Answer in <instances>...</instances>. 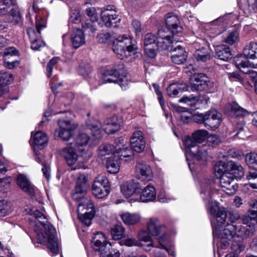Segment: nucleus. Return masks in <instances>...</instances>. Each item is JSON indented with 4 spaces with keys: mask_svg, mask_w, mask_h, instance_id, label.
I'll list each match as a JSON object with an SVG mask.
<instances>
[{
    "mask_svg": "<svg viewBox=\"0 0 257 257\" xmlns=\"http://www.w3.org/2000/svg\"><path fill=\"white\" fill-rule=\"evenodd\" d=\"M213 86V82L203 73L195 74L190 78V88L192 91H206Z\"/></svg>",
    "mask_w": 257,
    "mask_h": 257,
    "instance_id": "0eeeda50",
    "label": "nucleus"
},
{
    "mask_svg": "<svg viewBox=\"0 0 257 257\" xmlns=\"http://www.w3.org/2000/svg\"><path fill=\"white\" fill-rule=\"evenodd\" d=\"M136 173L139 178L150 181L153 177V173L149 165L143 162H139L136 167Z\"/></svg>",
    "mask_w": 257,
    "mask_h": 257,
    "instance_id": "412c9836",
    "label": "nucleus"
},
{
    "mask_svg": "<svg viewBox=\"0 0 257 257\" xmlns=\"http://www.w3.org/2000/svg\"><path fill=\"white\" fill-rule=\"evenodd\" d=\"M59 60L58 57H54L48 62L46 68L47 75L48 77L51 76L53 66L58 62Z\"/></svg>",
    "mask_w": 257,
    "mask_h": 257,
    "instance_id": "13d9d810",
    "label": "nucleus"
},
{
    "mask_svg": "<svg viewBox=\"0 0 257 257\" xmlns=\"http://www.w3.org/2000/svg\"><path fill=\"white\" fill-rule=\"evenodd\" d=\"M228 219L230 223L227 222V224H237L240 223V216L237 211H229L228 212Z\"/></svg>",
    "mask_w": 257,
    "mask_h": 257,
    "instance_id": "864d4df0",
    "label": "nucleus"
},
{
    "mask_svg": "<svg viewBox=\"0 0 257 257\" xmlns=\"http://www.w3.org/2000/svg\"><path fill=\"white\" fill-rule=\"evenodd\" d=\"M200 100L201 103L207 104L209 101V98L206 95H199L198 97L184 96L179 100L180 102H183L190 106H195L196 103Z\"/></svg>",
    "mask_w": 257,
    "mask_h": 257,
    "instance_id": "c756f323",
    "label": "nucleus"
},
{
    "mask_svg": "<svg viewBox=\"0 0 257 257\" xmlns=\"http://www.w3.org/2000/svg\"><path fill=\"white\" fill-rule=\"evenodd\" d=\"M89 138L85 134H80L78 135L74 143L73 147L80 152L84 151V147L87 145Z\"/></svg>",
    "mask_w": 257,
    "mask_h": 257,
    "instance_id": "e433bc0d",
    "label": "nucleus"
},
{
    "mask_svg": "<svg viewBox=\"0 0 257 257\" xmlns=\"http://www.w3.org/2000/svg\"><path fill=\"white\" fill-rule=\"evenodd\" d=\"M70 19L73 23L77 24L80 23L81 20L80 13L76 10L73 11L71 14Z\"/></svg>",
    "mask_w": 257,
    "mask_h": 257,
    "instance_id": "338daca9",
    "label": "nucleus"
},
{
    "mask_svg": "<svg viewBox=\"0 0 257 257\" xmlns=\"http://www.w3.org/2000/svg\"><path fill=\"white\" fill-rule=\"evenodd\" d=\"M166 25L168 30L171 32L172 35L180 33L182 28L179 25L178 17L172 14L169 13L166 16Z\"/></svg>",
    "mask_w": 257,
    "mask_h": 257,
    "instance_id": "4be33fe9",
    "label": "nucleus"
},
{
    "mask_svg": "<svg viewBox=\"0 0 257 257\" xmlns=\"http://www.w3.org/2000/svg\"><path fill=\"white\" fill-rule=\"evenodd\" d=\"M59 129L56 130L55 134L64 141H68L73 135V132L77 125L70 120L59 119L58 121Z\"/></svg>",
    "mask_w": 257,
    "mask_h": 257,
    "instance_id": "1a4fd4ad",
    "label": "nucleus"
},
{
    "mask_svg": "<svg viewBox=\"0 0 257 257\" xmlns=\"http://www.w3.org/2000/svg\"><path fill=\"white\" fill-rule=\"evenodd\" d=\"M76 149L73 146H69L63 148L59 152L60 156L64 159L67 165L71 167V170L82 168L81 164L79 163L76 164L78 160V155L75 152Z\"/></svg>",
    "mask_w": 257,
    "mask_h": 257,
    "instance_id": "9d476101",
    "label": "nucleus"
},
{
    "mask_svg": "<svg viewBox=\"0 0 257 257\" xmlns=\"http://www.w3.org/2000/svg\"><path fill=\"white\" fill-rule=\"evenodd\" d=\"M100 19L102 24L107 27H115L121 20L116 11H111V9L102 11L100 14Z\"/></svg>",
    "mask_w": 257,
    "mask_h": 257,
    "instance_id": "ddd939ff",
    "label": "nucleus"
},
{
    "mask_svg": "<svg viewBox=\"0 0 257 257\" xmlns=\"http://www.w3.org/2000/svg\"><path fill=\"white\" fill-rule=\"evenodd\" d=\"M89 185L87 183V178L84 175H80L77 180L75 188V192L73 194V198L76 201L83 202L85 200H88L84 197Z\"/></svg>",
    "mask_w": 257,
    "mask_h": 257,
    "instance_id": "9b49d317",
    "label": "nucleus"
},
{
    "mask_svg": "<svg viewBox=\"0 0 257 257\" xmlns=\"http://www.w3.org/2000/svg\"><path fill=\"white\" fill-rule=\"evenodd\" d=\"M110 191L109 182L104 176L97 177V198H103Z\"/></svg>",
    "mask_w": 257,
    "mask_h": 257,
    "instance_id": "b1692460",
    "label": "nucleus"
},
{
    "mask_svg": "<svg viewBox=\"0 0 257 257\" xmlns=\"http://www.w3.org/2000/svg\"><path fill=\"white\" fill-rule=\"evenodd\" d=\"M207 212L211 215L214 216L220 211V207H219L216 201L208 200V203L206 206Z\"/></svg>",
    "mask_w": 257,
    "mask_h": 257,
    "instance_id": "8fccbe9b",
    "label": "nucleus"
},
{
    "mask_svg": "<svg viewBox=\"0 0 257 257\" xmlns=\"http://www.w3.org/2000/svg\"><path fill=\"white\" fill-rule=\"evenodd\" d=\"M18 54V52L14 47H9L5 49L4 53V58H11L13 56H16Z\"/></svg>",
    "mask_w": 257,
    "mask_h": 257,
    "instance_id": "774afa93",
    "label": "nucleus"
},
{
    "mask_svg": "<svg viewBox=\"0 0 257 257\" xmlns=\"http://www.w3.org/2000/svg\"><path fill=\"white\" fill-rule=\"evenodd\" d=\"M251 230L247 226H243L238 224H229L220 232V247L226 248L231 241V249L233 251L240 252L244 249V245L242 242L243 239L250 235Z\"/></svg>",
    "mask_w": 257,
    "mask_h": 257,
    "instance_id": "f257e3e1",
    "label": "nucleus"
},
{
    "mask_svg": "<svg viewBox=\"0 0 257 257\" xmlns=\"http://www.w3.org/2000/svg\"><path fill=\"white\" fill-rule=\"evenodd\" d=\"M147 228L150 234L154 236H158L167 230L166 226L157 218H151L148 223Z\"/></svg>",
    "mask_w": 257,
    "mask_h": 257,
    "instance_id": "aec40b11",
    "label": "nucleus"
},
{
    "mask_svg": "<svg viewBox=\"0 0 257 257\" xmlns=\"http://www.w3.org/2000/svg\"><path fill=\"white\" fill-rule=\"evenodd\" d=\"M243 56H236L234 64L238 69L257 68V43L250 42L243 50Z\"/></svg>",
    "mask_w": 257,
    "mask_h": 257,
    "instance_id": "20e7f679",
    "label": "nucleus"
},
{
    "mask_svg": "<svg viewBox=\"0 0 257 257\" xmlns=\"http://www.w3.org/2000/svg\"><path fill=\"white\" fill-rule=\"evenodd\" d=\"M78 216L79 220L86 226H89L95 214L94 206L91 201L85 200L78 204Z\"/></svg>",
    "mask_w": 257,
    "mask_h": 257,
    "instance_id": "6e6552de",
    "label": "nucleus"
},
{
    "mask_svg": "<svg viewBox=\"0 0 257 257\" xmlns=\"http://www.w3.org/2000/svg\"><path fill=\"white\" fill-rule=\"evenodd\" d=\"M78 70L81 75H87L91 72L92 69L89 64L82 63L79 66Z\"/></svg>",
    "mask_w": 257,
    "mask_h": 257,
    "instance_id": "680f3d73",
    "label": "nucleus"
},
{
    "mask_svg": "<svg viewBox=\"0 0 257 257\" xmlns=\"http://www.w3.org/2000/svg\"><path fill=\"white\" fill-rule=\"evenodd\" d=\"M194 57L197 61L207 62L211 59V51L208 48L202 47L195 51Z\"/></svg>",
    "mask_w": 257,
    "mask_h": 257,
    "instance_id": "473e14b6",
    "label": "nucleus"
},
{
    "mask_svg": "<svg viewBox=\"0 0 257 257\" xmlns=\"http://www.w3.org/2000/svg\"><path fill=\"white\" fill-rule=\"evenodd\" d=\"M188 86L186 83L170 84L167 88L168 95L172 97H176L180 93L188 91Z\"/></svg>",
    "mask_w": 257,
    "mask_h": 257,
    "instance_id": "72a5a7b5",
    "label": "nucleus"
},
{
    "mask_svg": "<svg viewBox=\"0 0 257 257\" xmlns=\"http://www.w3.org/2000/svg\"><path fill=\"white\" fill-rule=\"evenodd\" d=\"M121 120L116 115L107 118L103 122L102 129L107 134H114L120 129Z\"/></svg>",
    "mask_w": 257,
    "mask_h": 257,
    "instance_id": "2eb2a0df",
    "label": "nucleus"
},
{
    "mask_svg": "<svg viewBox=\"0 0 257 257\" xmlns=\"http://www.w3.org/2000/svg\"><path fill=\"white\" fill-rule=\"evenodd\" d=\"M257 0H246V3L244 5V7L248 8L249 12H257Z\"/></svg>",
    "mask_w": 257,
    "mask_h": 257,
    "instance_id": "e2e57ef3",
    "label": "nucleus"
},
{
    "mask_svg": "<svg viewBox=\"0 0 257 257\" xmlns=\"http://www.w3.org/2000/svg\"><path fill=\"white\" fill-rule=\"evenodd\" d=\"M246 178L249 181L250 186L253 189H257V173L249 172L246 176Z\"/></svg>",
    "mask_w": 257,
    "mask_h": 257,
    "instance_id": "6e6d98bb",
    "label": "nucleus"
},
{
    "mask_svg": "<svg viewBox=\"0 0 257 257\" xmlns=\"http://www.w3.org/2000/svg\"><path fill=\"white\" fill-rule=\"evenodd\" d=\"M112 49L120 59L123 60L131 56V53L134 54L137 47L131 37L122 35L113 40Z\"/></svg>",
    "mask_w": 257,
    "mask_h": 257,
    "instance_id": "7ed1b4c3",
    "label": "nucleus"
},
{
    "mask_svg": "<svg viewBox=\"0 0 257 257\" xmlns=\"http://www.w3.org/2000/svg\"><path fill=\"white\" fill-rule=\"evenodd\" d=\"M215 50L217 57L221 60L227 61L232 57L230 48L225 45L217 46Z\"/></svg>",
    "mask_w": 257,
    "mask_h": 257,
    "instance_id": "f704fd0d",
    "label": "nucleus"
},
{
    "mask_svg": "<svg viewBox=\"0 0 257 257\" xmlns=\"http://www.w3.org/2000/svg\"><path fill=\"white\" fill-rule=\"evenodd\" d=\"M86 13L89 17L83 24V29L88 33H93L96 30V9L95 7H89L86 10Z\"/></svg>",
    "mask_w": 257,
    "mask_h": 257,
    "instance_id": "f3484780",
    "label": "nucleus"
},
{
    "mask_svg": "<svg viewBox=\"0 0 257 257\" xmlns=\"http://www.w3.org/2000/svg\"><path fill=\"white\" fill-rule=\"evenodd\" d=\"M228 108L230 111L231 113L236 117H244L249 114L248 111L239 106L235 102L229 104Z\"/></svg>",
    "mask_w": 257,
    "mask_h": 257,
    "instance_id": "4c0bfd02",
    "label": "nucleus"
},
{
    "mask_svg": "<svg viewBox=\"0 0 257 257\" xmlns=\"http://www.w3.org/2000/svg\"><path fill=\"white\" fill-rule=\"evenodd\" d=\"M246 163L254 169L257 170V153H250L245 156Z\"/></svg>",
    "mask_w": 257,
    "mask_h": 257,
    "instance_id": "49530a36",
    "label": "nucleus"
},
{
    "mask_svg": "<svg viewBox=\"0 0 257 257\" xmlns=\"http://www.w3.org/2000/svg\"><path fill=\"white\" fill-rule=\"evenodd\" d=\"M102 78L100 80L101 84L106 83H118L122 89L125 90L130 82L125 77L119 78L120 72L116 68L104 69L101 71Z\"/></svg>",
    "mask_w": 257,
    "mask_h": 257,
    "instance_id": "423d86ee",
    "label": "nucleus"
},
{
    "mask_svg": "<svg viewBox=\"0 0 257 257\" xmlns=\"http://www.w3.org/2000/svg\"><path fill=\"white\" fill-rule=\"evenodd\" d=\"M17 183L19 186L26 193L31 196L35 195V187L25 175L20 174L17 178Z\"/></svg>",
    "mask_w": 257,
    "mask_h": 257,
    "instance_id": "393cba45",
    "label": "nucleus"
},
{
    "mask_svg": "<svg viewBox=\"0 0 257 257\" xmlns=\"http://www.w3.org/2000/svg\"><path fill=\"white\" fill-rule=\"evenodd\" d=\"M221 114L216 110L207 111L205 113V126L217 127L220 122Z\"/></svg>",
    "mask_w": 257,
    "mask_h": 257,
    "instance_id": "5701e85b",
    "label": "nucleus"
},
{
    "mask_svg": "<svg viewBox=\"0 0 257 257\" xmlns=\"http://www.w3.org/2000/svg\"><path fill=\"white\" fill-rule=\"evenodd\" d=\"M97 41L102 44H108L112 39V35L108 32L100 33L97 36Z\"/></svg>",
    "mask_w": 257,
    "mask_h": 257,
    "instance_id": "5fc2aeb1",
    "label": "nucleus"
},
{
    "mask_svg": "<svg viewBox=\"0 0 257 257\" xmlns=\"http://www.w3.org/2000/svg\"><path fill=\"white\" fill-rule=\"evenodd\" d=\"M118 159L115 154H113L109 158L102 159V163L104 164V162H105V164L109 173L116 174L119 171L120 165Z\"/></svg>",
    "mask_w": 257,
    "mask_h": 257,
    "instance_id": "a878e982",
    "label": "nucleus"
},
{
    "mask_svg": "<svg viewBox=\"0 0 257 257\" xmlns=\"http://www.w3.org/2000/svg\"><path fill=\"white\" fill-rule=\"evenodd\" d=\"M13 80L12 74L8 72H0V86L8 85L12 82Z\"/></svg>",
    "mask_w": 257,
    "mask_h": 257,
    "instance_id": "09e8293b",
    "label": "nucleus"
},
{
    "mask_svg": "<svg viewBox=\"0 0 257 257\" xmlns=\"http://www.w3.org/2000/svg\"><path fill=\"white\" fill-rule=\"evenodd\" d=\"M177 41L173 40L171 37L157 39L156 47L160 50H166L169 48L170 46H175L174 43L176 44Z\"/></svg>",
    "mask_w": 257,
    "mask_h": 257,
    "instance_id": "58836bf2",
    "label": "nucleus"
},
{
    "mask_svg": "<svg viewBox=\"0 0 257 257\" xmlns=\"http://www.w3.org/2000/svg\"><path fill=\"white\" fill-rule=\"evenodd\" d=\"M227 156L231 158L240 159L242 157V153L241 151L236 149H230L227 152Z\"/></svg>",
    "mask_w": 257,
    "mask_h": 257,
    "instance_id": "69168bd1",
    "label": "nucleus"
},
{
    "mask_svg": "<svg viewBox=\"0 0 257 257\" xmlns=\"http://www.w3.org/2000/svg\"><path fill=\"white\" fill-rule=\"evenodd\" d=\"M156 198V191L155 187L148 185L140 194V199L144 202L154 201Z\"/></svg>",
    "mask_w": 257,
    "mask_h": 257,
    "instance_id": "c85d7f7f",
    "label": "nucleus"
},
{
    "mask_svg": "<svg viewBox=\"0 0 257 257\" xmlns=\"http://www.w3.org/2000/svg\"><path fill=\"white\" fill-rule=\"evenodd\" d=\"M71 41L73 48L77 49L85 42L83 32L80 29H75L71 35Z\"/></svg>",
    "mask_w": 257,
    "mask_h": 257,
    "instance_id": "cd10ccee",
    "label": "nucleus"
},
{
    "mask_svg": "<svg viewBox=\"0 0 257 257\" xmlns=\"http://www.w3.org/2000/svg\"><path fill=\"white\" fill-rule=\"evenodd\" d=\"M208 133L204 130H199L195 131L192 135V136L195 140L198 143L203 142L207 138Z\"/></svg>",
    "mask_w": 257,
    "mask_h": 257,
    "instance_id": "a18cd8bd",
    "label": "nucleus"
},
{
    "mask_svg": "<svg viewBox=\"0 0 257 257\" xmlns=\"http://www.w3.org/2000/svg\"><path fill=\"white\" fill-rule=\"evenodd\" d=\"M142 189L140 183L135 180L126 182L121 187V192L126 198H130L134 194H140Z\"/></svg>",
    "mask_w": 257,
    "mask_h": 257,
    "instance_id": "4468645a",
    "label": "nucleus"
},
{
    "mask_svg": "<svg viewBox=\"0 0 257 257\" xmlns=\"http://www.w3.org/2000/svg\"><path fill=\"white\" fill-rule=\"evenodd\" d=\"M46 28L45 21L41 18L37 19L36 22V30L29 28L27 29V33L31 41L37 40L40 37L41 30Z\"/></svg>",
    "mask_w": 257,
    "mask_h": 257,
    "instance_id": "bb28decb",
    "label": "nucleus"
},
{
    "mask_svg": "<svg viewBox=\"0 0 257 257\" xmlns=\"http://www.w3.org/2000/svg\"><path fill=\"white\" fill-rule=\"evenodd\" d=\"M115 149L116 148L111 145L103 144L99 147V154L101 156L109 155L111 153H112L113 154H114Z\"/></svg>",
    "mask_w": 257,
    "mask_h": 257,
    "instance_id": "c03bdc74",
    "label": "nucleus"
},
{
    "mask_svg": "<svg viewBox=\"0 0 257 257\" xmlns=\"http://www.w3.org/2000/svg\"><path fill=\"white\" fill-rule=\"evenodd\" d=\"M102 236V240H97V251L100 252V257H119L120 253L119 251L114 250V253L110 252L109 246H107V242L106 237L104 233L99 234Z\"/></svg>",
    "mask_w": 257,
    "mask_h": 257,
    "instance_id": "6ab92c4d",
    "label": "nucleus"
},
{
    "mask_svg": "<svg viewBox=\"0 0 257 257\" xmlns=\"http://www.w3.org/2000/svg\"><path fill=\"white\" fill-rule=\"evenodd\" d=\"M149 232H147L146 230H141L138 233V237L139 239L143 241L147 242H150V243L149 244V246H154L153 240L152 239V237L150 235Z\"/></svg>",
    "mask_w": 257,
    "mask_h": 257,
    "instance_id": "3c124183",
    "label": "nucleus"
},
{
    "mask_svg": "<svg viewBox=\"0 0 257 257\" xmlns=\"http://www.w3.org/2000/svg\"><path fill=\"white\" fill-rule=\"evenodd\" d=\"M248 212L252 218L257 217V200L255 199L250 200L249 203Z\"/></svg>",
    "mask_w": 257,
    "mask_h": 257,
    "instance_id": "4d7b16f0",
    "label": "nucleus"
},
{
    "mask_svg": "<svg viewBox=\"0 0 257 257\" xmlns=\"http://www.w3.org/2000/svg\"><path fill=\"white\" fill-rule=\"evenodd\" d=\"M131 145L132 149L137 153H141L144 150L146 144L141 131H136L133 133L131 138Z\"/></svg>",
    "mask_w": 257,
    "mask_h": 257,
    "instance_id": "a211bd4d",
    "label": "nucleus"
},
{
    "mask_svg": "<svg viewBox=\"0 0 257 257\" xmlns=\"http://www.w3.org/2000/svg\"><path fill=\"white\" fill-rule=\"evenodd\" d=\"M32 215L37 219L43 225L44 230L41 229L37 232L38 240L40 243H47L50 251L55 254L58 253V239L55 235V229L46 220L45 216L39 210H36Z\"/></svg>",
    "mask_w": 257,
    "mask_h": 257,
    "instance_id": "f03ea898",
    "label": "nucleus"
},
{
    "mask_svg": "<svg viewBox=\"0 0 257 257\" xmlns=\"http://www.w3.org/2000/svg\"><path fill=\"white\" fill-rule=\"evenodd\" d=\"M197 142L192 136L188 137L184 141V145L190 152L194 159L200 162L201 164H204L208 156V147L206 146H198Z\"/></svg>",
    "mask_w": 257,
    "mask_h": 257,
    "instance_id": "39448f33",
    "label": "nucleus"
},
{
    "mask_svg": "<svg viewBox=\"0 0 257 257\" xmlns=\"http://www.w3.org/2000/svg\"><path fill=\"white\" fill-rule=\"evenodd\" d=\"M15 3L13 0H0V15H5L9 14L11 7Z\"/></svg>",
    "mask_w": 257,
    "mask_h": 257,
    "instance_id": "37998d69",
    "label": "nucleus"
},
{
    "mask_svg": "<svg viewBox=\"0 0 257 257\" xmlns=\"http://www.w3.org/2000/svg\"><path fill=\"white\" fill-rule=\"evenodd\" d=\"M114 154L119 160L124 161H131L134 158L133 150L127 147L116 148Z\"/></svg>",
    "mask_w": 257,
    "mask_h": 257,
    "instance_id": "c9c22d12",
    "label": "nucleus"
},
{
    "mask_svg": "<svg viewBox=\"0 0 257 257\" xmlns=\"http://www.w3.org/2000/svg\"><path fill=\"white\" fill-rule=\"evenodd\" d=\"M157 38L152 33H148L145 35L144 44L145 46H155L156 47Z\"/></svg>",
    "mask_w": 257,
    "mask_h": 257,
    "instance_id": "603ef678",
    "label": "nucleus"
},
{
    "mask_svg": "<svg viewBox=\"0 0 257 257\" xmlns=\"http://www.w3.org/2000/svg\"><path fill=\"white\" fill-rule=\"evenodd\" d=\"M48 142L47 136L45 133L38 131L33 136L32 144L34 145L35 150L36 147L42 149L47 144Z\"/></svg>",
    "mask_w": 257,
    "mask_h": 257,
    "instance_id": "2f4dec72",
    "label": "nucleus"
},
{
    "mask_svg": "<svg viewBox=\"0 0 257 257\" xmlns=\"http://www.w3.org/2000/svg\"><path fill=\"white\" fill-rule=\"evenodd\" d=\"M125 228L121 224L114 225L111 229V236L114 240H119L122 238Z\"/></svg>",
    "mask_w": 257,
    "mask_h": 257,
    "instance_id": "a19ab883",
    "label": "nucleus"
},
{
    "mask_svg": "<svg viewBox=\"0 0 257 257\" xmlns=\"http://www.w3.org/2000/svg\"><path fill=\"white\" fill-rule=\"evenodd\" d=\"M220 184L224 192L226 194L233 195L238 188V185L231 174L225 172L220 175Z\"/></svg>",
    "mask_w": 257,
    "mask_h": 257,
    "instance_id": "f8f14e48",
    "label": "nucleus"
},
{
    "mask_svg": "<svg viewBox=\"0 0 257 257\" xmlns=\"http://www.w3.org/2000/svg\"><path fill=\"white\" fill-rule=\"evenodd\" d=\"M214 169L215 172L218 174L224 173V172L226 171L225 163L222 161L217 162L214 167Z\"/></svg>",
    "mask_w": 257,
    "mask_h": 257,
    "instance_id": "0e129e2a",
    "label": "nucleus"
},
{
    "mask_svg": "<svg viewBox=\"0 0 257 257\" xmlns=\"http://www.w3.org/2000/svg\"><path fill=\"white\" fill-rule=\"evenodd\" d=\"M202 190L201 193L206 195L209 199L211 198V181L206 180L205 184H203L201 186Z\"/></svg>",
    "mask_w": 257,
    "mask_h": 257,
    "instance_id": "052dcab7",
    "label": "nucleus"
},
{
    "mask_svg": "<svg viewBox=\"0 0 257 257\" xmlns=\"http://www.w3.org/2000/svg\"><path fill=\"white\" fill-rule=\"evenodd\" d=\"M238 33L236 31L231 32L225 39V42L232 45L237 40Z\"/></svg>",
    "mask_w": 257,
    "mask_h": 257,
    "instance_id": "bf43d9fd",
    "label": "nucleus"
},
{
    "mask_svg": "<svg viewBox=\"0 0 257 257\" xmlns=\"http://www.w3.org/2000/svg\"><path fill=\"white\" fill-rule=\"evenodd\" d=\"M13 208L10 201L5 199L0 200V216H6L12 212Z\"/></svg>",
    "mask_w": 257,
    "mask_h": 257,
    "instance_id": "79ce46f5",
    "label": "nucleus"
},
{
    "mask_svg": "<svg viewBox=\"0 0 257 257\" xmlns=\"http://www.w3.org/2000/svg\"><path fill=\"white\" fill-rule=\"evenodd\" d=\"M170 51L172 53V61L175 64H182L186 61L188 55L184 47L180 45L172 46Z\"/></svg>",
    "mask_w": 257,
    "mask_h": 257,
    "instance_id": "dca6fc26",
    "label": "nucleus"
},
{
    "mask_svg": "<svg viewBox=\"0 0 257 257\" xmlns=\"http://www.w3.org/2000/svg\"><path fill=\"white\" fill-rule=\"evenodd\" d=\"M227 216V214L225 208L220 207V211L214 216L216 217L218 226H221L225 223Z\"/></svg>",
    "mask_w": 257,
    "mask_h": 257,
    "instance_id": "de8ad7c7",
    "label": "nucleus"
},
{
    "mask_svg": "<svg viewBox=\"0 0 257 257\" xmlns=\"http://www.w3.org/2000/svg\"><path fill=\"white\" fill-rule=\"evenodd\" d=\"M120 217L126 225H133L139 222L140 220V217L139 215L131 214L129 212L121 214Z\"/></svg>",
    "mask_w": 257,
    "mask_h": 257,
    "instance_id": "ea45409f",
    "label": "nucleus"
},
{
    "mask_svg": "<svg viewBox=\"0 0 257 257\" xmlns=\"http://www.w3.org/2000/svg\"><path fill=\"white\" fill-rule=\"evenodd\" d=\"M227 165L230 168L228 173L233 178L240 179L244 176V169L238 163L229 161Z\"/></svg>",
    "mask_w": 257,
    "mask_h": 257,
    "instance_id": "7c9ffc66",
    "label": "nucleus"
}]
</instances>
